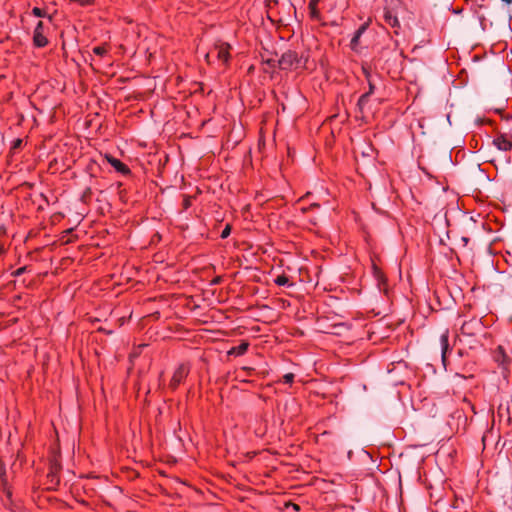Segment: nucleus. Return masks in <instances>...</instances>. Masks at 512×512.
Listing matches in <instances>:
<instances>
[{"mask_svg":"<svg viewBox=\"0 0 512 512\" xmlns=\"http://www.w3.org/2000/svg\"><path fill=\"white\" fill-rule=\"evenodd\" d=\"M440 343H441V347H442V359L443 361L445 360V354H446V351L448 350L449 348V343H448V331H445L441 337H440Z\"/></svg>","mask_w":512,"mask_h":512,"instance_id":"nucleus-7","label":"nucleus"},{"mask_svg":"<svg viewBox=\"0 0 512 512\" xmlns=\"http://www.w3.org/2000/svg\"><path fill=\"white\" fill-rule=\"evenodd\" d=\"M500 359H503V355L500 356V358H497V361H500ZM502 363H505L506 361L501 360Z\"/></svg>","mask_w":512,"mask_h":512,"instance_id":"nucleus-29","label":"nucleus"},{"mask_svg":"<svg viewBox=\"0 0 512 512\" xmlns=\"http://www.w3.org/2000/svg\"><path fill=\"white\" fill-rule=\"evenodd\" d=\"M107 161L119 172L123 174L129 173L128 167L123 164L120 160L112 157L111 155H106Z\"/></svg>","mask_w":512,"mask_h":512,"instance_id":"nucleus-4","label":"nucleus"},{"mask_svg":"<svg viewBox=\"0 0 512 512\" xmlns=\"http://www.w3.org/2000/svg\"><path fill=\"white\" fill-rule=\"evenodd\" d=\"M498 351H499V353H500L501 355H503V361H507V356H506V354L504 353V350H503V348H502L501 346H500V347H498Z\"/></svg>","mask_w":512,"mask_h":512,"instance_id":"nucleus-21","label":"nucleus"},{"mask_svg":"<svg viewBox=\"0 0 512 512\" xmlns=\"http://www.w3.org/2000/svg\"><path fill=\"white\" fill-rule=\"evenodd\" d=\"M248 349V343L246 342H243L241 343L239 346L237 347H233L230 351H229V354H233V355H242L244 354Z\"/></svg>","mask_w":512,"mask_h":512,"instance_id":"nucleus-8","label":"nucleus"},{"mask_svg":"<svg viewBox=\"0 0 512 512\" xmlns=\"http://www.w3.org/2000/svg\"><path fill=\"white\" fill-rule=\"evenodd\" d=\"M230 232H231V227L230 225H226V227L223 229V231L221 232V238H227L229 235H230Z\"/></svg>","mask_w":512,"mask_h":512,"instance_id":"nucleus-14","label":"nucleus"},{"mask_svg":"<svg viewBox=\"0 0 512 512\" xmlns=\"http://www.w3.org/2000/svg\"><path fill=\"white\" fill-rule=\"evenodd\" d=\"M493 143L501 151H508L512 147V142L504 136L496 138Z\"/></svg>","mask_w":512,"mask_h":512,"instance_id":"nucleus-5","label":"nucleus"},{"mask_svg":"<svg viewBox=\"0 0 512 512\" xmlns=\"http://www.w3.org/2000/svg\"><path fill=\"white\" fill-rule=\"evenodd\" d=\"M462 241H463V242H464V244L466 245V244L468 243L469 239H468V238H466V237H462Z\"/></svg>","mask_w":512,"mask_h":512,"instance_id":"nucleus-25","label":"nucleus"},{"mask_svg":"<svg viewBox=\"0 0 512 512\" xmlns=\"http://www.w3.org/2000/svg\"><path fill=\"white\" fill-rule=\"evenodd\" d=\"M32 12L37 17L44 16V12L40 8H38V7H35Z\"/></svg>","mask_w":512,"mask_h":512,"instance_id":"nucleus-17","label":"nucleus"},{"mask_svg":"<svg viewBox=\"0 0 512 512\" xmlns=\"http://www.w3.org/2000/svg\"><path fill=\"white\" fill-rule=\"evenodd\" d=\"M189 204H190L189 200H188V199H186V200H185V202H184L185 207H188V206H189Z\"/></svg>","mask_w":512,"mask_h":512,"instance_id":"nucleus-26","label":"nucleus"},{"mask_svg":"<svg viewBox=\"0 0 512 512\" xmlns=\"http://www.w3.org/2000/svg\"><path fill=\"white\" fill-rule=\"evenodd\" d=\"M293 379H294V374H292V373H287L283 376V381L285 383H291L293 381Z\"/></svg>","mask_w":512,"mask_h":512,"instance_id":"nucleus-15","label":"nucleus"},{"mask_svg":"<svg viewBox=\"0 0 512 512\" xmlns=\"http://www.w3.org/2000/svg\"><path fill=\"white\" fill-rule=\"evenodd\" d=\"M275 283L279 286H284L289 283V279L286 275H279L275 279Z\"/></svg>","mask_w":512,"mask_h":512,"instance_id":"nucleus-12","label":"nucleus"},{"mask_svg":"<svg viewBox=\"0 0 512 512\" xmlns=\"http://www.w3.org/2000/svg\"><path fill=\"white\" fill-rule=\"evenodd\" d=\"M93 51L97 55H103L106 52V50L103 47H95Z\"/></svg>","mask_w":512,"mask_h":512,"instance_id":"nucleus-19","label":"nucleus"},{"mask_svg":"<svg viewBox=\"0 0 512 512\" xmlns=\"http://www.w3.org/2000/svg\"><path fill=\"white\" fill-rule=\"evenodd\" d=\"M221 281V278L220 277H216L212 280V284H219Z\"/></svg>","mask_w":512,"mask_h":512,"instance_id":"nucleus-23","label":"nucleus"},{"mask_svg":"<svg viewBox=\"0 0 512 512\" xmlns=\"http://www.w3.org/2000/svg\"><path fill=\"white\" fill-rule=\"evenodd\" d=\"M293 507H294V510H299V506L298 505L294 504Z\"/></svg>","mask_w":512,"mask_h":512,"instance_id":"nucleus-30","label":"nucleus"},{"mask_svg":"<svg viewBox=\"0 0 512 512\" xmlns=\"http://www.w3.org/2000/svg\"><path fill=\"white\" fill-rule=\"evenodd\" d=\"M317 4H318V0H310V2H309L310 15H311V17H313L315 19H318V17H319V12L317 10Z\"/></svg>","mask_w":512,"mask_h":512,"instance_id":"nucleus-9","label":"nucleus"},{"mask_svg":"<svg viewBox=\"0 0 512 512\" xmlns=\"http://www.w3.org/2000/svg\"><path fill=\"white\" fill-rule=\"evenodd\" d=\"M22 145V139H15L13 141L12 149H18Z\"/></svg>","mask_w":512,"mask_h":512,"instance_id":"nucleus-18","label":"nucleus"},{"mask_svg":"<svg viewBox=\"0 0 512 512\" xmlns=\"http://www.w3.org/2000/svg\"><path fill=\"white\" fill-rule=\"evenodd\" d=\"M267 63H268L270 66H275V64L277 63V60L269 59V60H267Z\"/></svg>","mask_w":512,"mask_h":512,"instance_id":"nucleus-22","label":"nucleus"},{"mask_svg":"<svg viewBox=\"0 0 512 512\" xmlns=\"http://www.w3.org/2000/svg\"><path fill=\"white\" fill-rule=\"evenodd\" d=\"M34 44L38 47H44L47 44V38L43 34V22L38 21L33 35Z\"/></svg>","mask_w":512,"mask_h":512,"instance_id":"nucleus-2","label":"nucleus"},{"mask_svg":"<svg viewBox=\"0 0 512 512\" xmlns=\"http://www.w3.org/2000/svg\"><path fill=\"white\" fill-rule=\"evenodd\" d=\"M385 22L391 27H399L398 18L392 14L391 11H386L384 14Z\"/></svg>","mask_w":512,"mask_h":512,"instance_id":"nucleus-6","label":"nucleus"},{"mask_svg":"<svg viewBox=\"0 0 512 512\" xmlns=\"http://www.w3.org/2000/svg\"><path fill=\"white\" fill-rule=\"evenodd\" d=\"M364 71H365V73H366V77H367L368 82H369V91H368L367 93H369V95H370L371 93H373L374 85H373L372 81H371V80H370V78H369V74H368V72H367L366 70H364Z\"/></svg>","mask_w":512,"mask_h":512,"instance_id":"nucleus-16","label":"nucleus"},{"mask_svg":"<svg viewBox=\"0 0 512 512\" xmlns=\"http://www.w3.org/2000/svg\"><path fill=\"white\" fill-rule=\"evenodd\" d=\"M368 97H369V93H365V94H363V95L359 98L358 103H357V106H358V109H359V111H360V112H362V111H363V107H364V105L367 103V101H368Z\"/></svg>","mask_w":512,"mask_h":512,"instance_id":"nucleus-11","label":"nucleus"},{"mask_svg":"<svg viewBox=\"0 0 512 512\" xmlns=\"http://www.w3.org/2000/svg\"><path fill=\"white\" fill-rule=\"evenodd\" d=\"M301 63V58L298 57V55L288 50L285 53L282 54L281 58L277 60V64L279 68L287 70L292 68L294 65L297 67Z\"/></svg>","mask_w":512,"mask_h":512,"instance_id":"nucleus-1","label":"nucleus"},{"mask_svg":"<svg viewBox=\"0 0 512 512\" xmlns=\"http://www.w3.org/2000/svg\"><path fill=\"white\" fill-rule=\"evenodd\" d=\"M505 5L512 4V0H501Z\"/></svg>","mask_w":512,"mask_h":512,"instance_id":"nucleus-24","label":"nucleus"},{"mask_svg":"<svg viewBox=\"0 0 512 512\" xmlns=\"http://www.w3.org/2000/svg\"><path fill=\"white\" fill-rule=\"evenodd\" d=\"M364 30H365V26H362L360 29L357 30V32L355 33L354 37L351 40V44L353 46L357 44L358 39H359V37L361 36V34L363 33Z\"/></svg>","mask_w":512,"mask_h":512,"instance_id":"nucleus-13","label":"nucleus"},{"mask_svg":"<svg viewBox=\"0 0 512 512\" xmlns=\"http://www.w3.org/2000/svg\"><path fill=\"white\" fill-rule=\"evenodd\" d=\"M228 46H221L219 49H218V52H217V57L223 61H227L228 60Z\"/></svg>","mask_w":512,"mask_h":512,"instance_id":"nucleus-10","label":"nucleus"},{"mask_svg":"<svg viewBox=\"0 0 512 512\" xmlns=\"http://www.w3.org/2000/svg\"><path fill=\"white\" fill-rule=\"evenodd\" d=\"M27 267L24 266V267H20L18 268L15 272H14V275L15 276H20L22 275L25 271H26Z\"/></svg>","mask_w":512,"mask_h":512,"instance_id":"nucleus-20","label":"nucleus"},{"mask_svg":"<svg viewBox=\"0 0 512 512\" xmlns=\"http://www.w3.org/2000/svg\"><path fill=\"white\" fill-rule=\"evenodd\" d=\"M500 359H503V355L500 356V358H497V361H500ZM502 363H505L506 361L501 360Z\"/></svg>","mask_w":512,"mask_h":512,"instance_id":"nucleus-28","label":"nucleus"},{"mask_svg":"<svg viewBox=\"0 0 512 512\" xmlns=\"http://www.w3.org/2000/svg\"><path fill=\"white\" fill-rule=\"evenodd\" d=\"M378 277H379V279L383 280V275H380V274H379V276H378Z\"/></svg>","mask_w":512,"mask_h":512,"instance_id":"nucleus-31","label":"nucleus"},{"mask_svg":"<svg viewBox=\"0 0 512 512\" xmlns=\"http://www.w3.org/2000/svg\"><path fill=\"white\" fill-rule=\"evenodd\" d=\"M186 375H187V369L184 366L178 367V369L174 372V374L172 376V379L170 381V386L173 389H175L182 382V380L186 377Z\"/></svg>","mask_w":512,"mask_h":512,"instance_id":"nucleus-3","label":"nucleus"},{"mask_svg":"<svg viewBox=\"0 0 512 512\" xmlns=\"http://www.w3.org/2000/svg\"><path fill=\"white\" fill-rule=\"evenodd\" d=\"M319 205L318 204H312L308 209H311L313 207H318Z\"/></svg>","mask_w":512,"mask_h":512,"instance_id":"nucleus-27","label":"nucleus"}]
</instances>
